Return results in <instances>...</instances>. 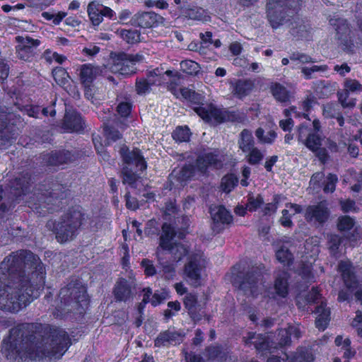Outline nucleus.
<instances>
[{"label": "nucleus", "mask_w": 362, "mask_h": 362, "mask_svg": "<svg viewBox=\"0 0 362 362\" xmlns=\"http://www.w3.org/2000/svg\"><path fill=\"white\" fill-rule=\"evenodd\" d=\"M183 335L176 332L166 330L160 332L155 339V346H167L169 345H176L182 342Z\"/></svg>", "instance_id": "27"}, {"label": "nucleus", "mask_w": 362, "mask_h": 362, "mask_svg": "<svg viewBox=\"0 0 362 362\" xmlns=\"http://www.w3.org/2000/svg\"><path fill=\"white\" fill-rule=\"evenodd\" d=\"M59 297L61 301L59 308L64 313L82 314L88 305L86 290L77 281H71L61 288Z\"/></svg>", "instance_id": "6"}, {"label": "nucleus", "mask_w": 362, "mask_h": 362, "mask_svg": "<svg viewBox=\"0 0 362 362\" xmlns=\"http://www.w3.org/2000/svg\"><path fill=\"white\" fill-rule=\"evenodd\" d=\"M290 59L291 61H299L301 63L315 62L310 56L300 52L293 53L290 56Z\"/></svg>", "instance_id": "59"}, {"label": "nucleus", "mask_w": 362, "mask_h": 362, "mask_svg": "<svg viewBox=\"0 0 362 362\" xmlns=\"http://www.w3.org/2000/svg\"><path fill=\"white\" fill-rule=\"evenodd\" d=\"M254 87V83L251 80L239 79L235 83L233 93L238 98H243L247 95Z\"/></svg>", "instance_id": "33"}, {"label": "nucleus", "mask_w": 362, "mask_h": 362, "mask_svg": "<svg viewBox=\"0 0 362 362\" xmlns=\"http://www.w3.org/2000/svg\"><path fill=\"white\" fill-rule=\"evenodd\" d=\"M180 67L184 72L192 74L197 71L198 64L192 60H185L181 62Z\"/></svg>", "instance_id": "54"}, {"label": "nucleus", "mask_w": 362, "mask_h": 362, "mask_svg": "<svg viewBox=\"0 0 362 362\" xmlns=\"http://www.w3.org/2000/svg\"><path fill=\"white\" fill-rule=\"evenodd\" d=\"M87 12L90 21L94 26L100 25L103 20V17L111 19L115 14L110 8L93 1L88 5Z\"/></svg>", "instance_id": "22"}, {"label": "nucleus", "mask_w": 362, "mask_h": 362, "mask_svg": "<svg viewBox=\"0 0 362 362\" xmlns=\"http://www.w3.org/2000/svg\"><path fill=\"white\" fill-rule=\"evenodd\" d=\"M238 177L233 174H228L221 179V187L226 193H229L237 185Z\"/></svg>", "instance_id": "42"}, {"label": "nucleus", "mask_w": 362, "mask_h": 362, "mask_svg": "<svg viewBox=\"0 0 362 362\" xmlns=\"http://www.w3.org/2000/svg\"><path fill=\"white\" fill-rule=\"evenodd\" d=\"M16 42L18 45L16 47V51L18 59L30 62L37 54V48L40 44L37 39H33L29 36H16Z\"/></svg>", "instance_id": "16"}, {"label": "nucleus", "mask_w": 362, "mask_h": 362, "mask_svg": "<svg viewBox=\"0 0 362 362\" xmlns=\"http://www.w3.org/2000/svg\"><path fill=\"white\" fill-rule=\"evenodd\" d=\"M103 74V68L86 64L80 67V81L82 84H92L93 81Z\"/></svg>", "instance_id": "26"}, {"label": "nucleus", "mask_w": 362, "mask_h": 362, "mask_svg": "<svg viewBox=\"0 0 362 362\" xmlns=\"http://www.w3.org/2000/svg\"><path fill=\"white\" fill-rule=\"evenodd\" d=\"M311 133L312 129L308 125L305 124L299 125L297 129V138L298 141L303 144L305 140L308 139Z\"/></svg>", "instance_id": "53"}, {"label": "nucleus", "mask_w": 362, "mask_h": 362, "mask_svg": "<svg viewBox=\"0 0 362 362\" xmlns=\"http://www.w3.org/2000/svg\"><path fill=\"white\" fill-rule=\"evenodd\" d=\"M113 293L116 300L119 302H127L132 300L134 297L132 287L124 279H122L116 283Z\"/></svg>", "instance_id": "25"}, {"label": "nucleus", "mask_w": 362, "mask_h": 362, "mask_svg": "<svg viewBox=\"0 0 362 362\" xmlns=\"http://www.w3.org/2000/svg\"><path fill=\"white\" fill-rule=\"evenodd\" d=\"M247 160L250 165H257L264 158V154L256 147H253L247 152Z\"/></svg>", "instance_id": "47"}, {"label": "nucleus", "mask_w": 362, "mask_h": 362, "mask_svg": "<svg viewBox=\"0 0 362 362\" xmlns=\"http://www.w3.org/2000/svg\"><path fill=\"white\" fill-rule=\"evenodd\" d=\"M85 220L86 214L79 206L69 209L53 223L52 231L57 242L64 243L74 240Z\"/></svg>", "instance_id": "4"}, {"label": "nucleus", "mask_w": 362, "mask_h": 362, "mask_svg": "<svg viewBox=\"0 0 362 362\" xmlns=\"http://www.w3.org/2000/svg\"><path fill=\"white\" fill-rule=\"evenodd\" d=\"M104 132L106 138L113 141L118 140L121 137L119 132L112 127L105 126Z\"/></svg>", "instance_id": "57"}, {"label": "nucleus", "mask_w": 362, "mask_h": 362, "mask_svg": "<svg viewBox=\"0 0 362 362\" xmlns=\"http://www.w3.org/2000/svg\"><path fill=\"white\" fill-rule=\"evenodd\" d=\"M329 23L335 28L338 42L341 49L347 52L352 53L354 48L358 47L356 41L354 42L349 36L351 30L347 21L341 18L329 19Z\"/></svg>", "instance_id": "14"}, {"label": "nucleus", "mask_w": 362, "mask_h": 362, "mask_svg": "<svg viewBox=\"0 0 362 362\" xmlns=\"http://www.w3.org/2000/svg\"><path fill=\"white\" fill-rule=\"evenodd\" d=\"M45 269L30 251L11 252L0 264V309L17 313L44 288Z\"/></svg>", "instance_id": "1"}, {"label": "nucleus", "mask_w": 362, "mask_h": 362, "mask_svg": "<svg viewBox=\"0 0 362 362\" xmlns=\"http://www.w3.org/2000/svg\"><path fill=\"white\" fill-rule=\"evenodd\" d=\"M158 264L162 269V272L165 275V279H173L175 274V268L174 265L170 263L168 260H164L160 257V253L158 252V255H157Z\"/></svg>", "instance_id": "40"}, {"label": "nucleus", "mask_w": 362, "mask_h": 362, "mask_svg": "<svg viewBox=\"0 0 362 362\" xmlns=\"http://www.w3.org/2000/svg\"><path fill=\"white\" fill-rule=\"evenodd\" d=\"M243 339L247 346H250L253 345L258 351L268 349L269 343L263 334L249 332L247 337H243Z\"/></svg>", "instance_id": "30"}, {"label": "nucleus", "mask_w": 362, "mask_h": 362, "mask_svg": "<svg viewBox=\"0 0 362 362\" xmlns=\"http://www.w3.org/2000/svg\"><path fill=\"white\" fill-rule=\"evenodd\" d=\"M262 264L252 266L247 270L238 273L233 280V285L244 296L256 297L259 293V284L263 275Z\"/></svg>", "instance_id": "7"}, {"label": "nucleus", "mask_w": 362, "mask_h": 362, "mask_svg": "<svg viewBox=\"0 0 362 362\" xmlns=\"http://www.w3.org/2000/svg\"><path fill=\"white\" fill-rule=\"evenodd\" d=\"M160 83V80L156 79H146V78H140L137 79L135 84V89L139 95H144L151 91V86L155 84L156 83Z\"/></svg>", "instance_id": "37"}, {"label": "nucleus", "mask_w": 362, "mask_h": 362, "mask_svg": "<svg viewBox=\"0 0 362 362\" xmlns=\"http://www.w3.org/2000/svg\"><path fill=\"white\" fill-rule=\"evenodd\" d=\"M188 314L193 322L196 323L202 319L204 313L202 310L200 305H199L195 309L188 311Z\"/></svg>", "instance_id": "61"}, {"label": "nucleus", "mask_w": 362, "mask_h": 362, "mask_svg": "<svg viewBox=\"0 0 362 362\" xmlns=\"http://www.w3.org/2000/svg\"><path fill=\"white\" fill-rule=\"evenodd\" d=\"M120 37L127 43L134 44L140 41V32L136 29H122L118 31Z\"/></svg>", "instance_id": "39"}, {"label": "nucleus", "mask_w": 362, "mask_h": 362, "mask_svg": "<svg viewBox=\"0 0 362 362\" xmlns=\"http://www.w3.org/2000/svg\"><path fill=\"white\" fill-rule=\"evenodd\" d=\"M274 288L276 293L281 296L286 297L288 294V281L287 275L284 273L278 276L275 280Z\"/></svg>", "instance_id": "38"}, {"label": "nucleus", "mask_w": 362, "mask_h": 362, "mask_svg": "<svg viewBox=\"0 0 362 362\" xmlns=\"http://www.w3.org/2000/svg\"><path fill=\"white\" fill-rule=\"evenodd\" d=\"M185 15L190 19L207 21L209 16H207L206 11L202 8L194 7L189 8L185 11Z\"/></svg>", "instance_id": "43"}, {"label": "nucleus", "mask_w": 362, "mask_h": 362, "mask_svg": "<svg viewBox=\"0 0 362 362\" xmlns=\"http://www.w3.org/2000/svg\"><path fill=\"white\" fill-rule=\"evenodd\" d=\"M314 358L311 349L300 347L292 355L291 362H312L314 361Z\"/></svg>", "instance_id": "35"}, {"label": "nucleus", "mask_w": 362, "mask_h": 362, "mask_svg": "<svg viewBox=\"0 0 362 362\" xmlns=\"http://www.w3.org/2000/svg\"><path fill=\"white\" fill-rule=\"evenodd\" d=\"M163 18L154 12H142L135 14L131 18L132 25L141 28H152L162 23Z\"/></svg>", "instance_id": "23"}, {"label": "nucleus", "mask_w": 362, "mask_h": 362, "mask_svg": "<svg viewBox=\"0 0 362 362\" xmlns=\"http://www.w3.org/2000/svg\"><path fill=\"white\" fill-rule=\"evenodd\" d=\"M223 158L218 152H209L198 156L196 160L198 172L201 175L207 173L209 168L212 169H220L223 165Z\"/></svg>", "instance_id": "21"}, {"label": "nucleus", "mask_w": 362, "mask_h": 362, "mask_svg": "<svg viewBox=\"0 0 362 362\" xmlns=\"http://www.w3.org/2000/svg\"><path fill=\"white\" fill-rule=\"evenodd\" d=\"M71 345L62 328L41 323H23L11 328L3 350L13 362L60 358Z\"/></svg>", "instance_id": "2"}, {"label": "nucleus", "mask_w": 362, "mask_h": 362, "mask_svg": "<svg viewBox=\"0 0 362 362\" xmlns=\"http://www.w3.org/2000/svg\"><path fill=\"white\" fill-rule=\"evenodd\" d=\"M211 218V229L216 233H219L225 229L226 226L233 222V216L223 205L211 206L209 209Z\"/></svg>", "instance_id": "18"}, {"label": "nucleus", "mask_w": 362, "mask_h": 362, "mask_svg": "<svg viewBox=\"0 0 362 362\" xmlns=\"http://www.w3.org/2000/svg\"><path fill=\"white\" fill-rule=\"evenodd\" d=\"M338 267L341 273L346 287L349 289L355 290L358 286V282L352 271L351 264L342 261L339 262Z\"/></svg>", "instance_id": "28"}, {"label": "nucleus", "mask_w": 362, "mask_h": 362, "mask_svg": "<svg viewBox=\"0 0 362 362\" xmlns=\"http://www.w3.org/2000/svg\"><path fill=\"white\" fill-rule=\"evenodd\" d=\"M15 115L8 111V108L6 111H0V139L4 145L12 142L15 139Z\"/></svg>", "instance_id": "19"}, {"label": "nucleus", "mask_w": 362, "mask_h": 362, "mask_svg": "<svg viewBox=\"0 0 362 362\" xmlns=\"http://www.w3.org/2000/svg\"><path fill=\"white\" fill-rule=\"evenodd\" d=\"M142 59L143 56L139 54L119 52L112 57V64L110 69L112 73L124 76H130L136 72V63Z\"/></svg>", "instance_id": "12"}, {"label": "nucleus", "mask_w": 362, "mask_h": 362, "mask_svg": "<svg viewBox=\"0 0 362 362\" xmlns=\"http://www.w3.org/2000/svg\"><path fill=\"white\" fill-rule=\"evenodd\" d=\"M28 184V182L25 178L16 177L6 189L0 187V218L14 206V202H17L21 195L25 194Z\"/></svg>", "instance_id": "10"}, {"label": "nucleus", "mask_w": 362, "mask_h": 362, "mask_svg": "<svg viewBox=\"0 0 362 362\" xmlns=\"http://www.w3.org/2000/svg\"><path fill=\"white\" fill-rule=\"evenodd\" d=\"M344 240V239L339 235L331 234L328 236V247L332 255L337 256L341 252Z\"/></svg>", "instance_id": "36"}, {"label": "nucleus", "mask_w": 362, "mask_h": 362, "mask_svg": "<svg viewBox=\"0 0 362 362\" xmlns=\"http://www.w3.org/2000/svg\"><path fill=\"white\" fill-rule=\"evenodd\" d=\"M287 27L290 28L289 32L293 37L303 38L308 36L310 27L302 20L293 18Z\"/></svg>", "instance_id": "31"}, {"label": "nucleus", "mask_w": 362, "mask_h": 362, "mask_svg": "<svg viewBox=\"0 0 362 362\" xmlns=\"http://www.w3.org/2000/svg\"><path fill=\"white\" fill-rule=\"evenodd\" d=\"M209 358L211 359L220 358L225 357V353L221 346H210L207 349Z\"/></svg>", "instance_id": "55"}, {"label": "nucleus", "mask_w": 362, "mask_h": 362, "mask_svg": "<svg viewBox=\"0 0 362 362\" xmlns=\"http://www.w3.org/2000/svg\"><path fill=\"white\" fill-rule=\"evenodd\" d=\"M277 259L284 264L289 265L292 262L293 255L287 248L281 247L276 253Z\"/></svg>", "instance_id": "48"}, {"label": "nucleus", "mask_w": 362, "mask_h": 362, "mask_svg": "<svg viewBox=\"0 0 362 362\" xmlns=\"http://www.w3.org/2000/svg\"><path fill=\"white\" fill-rule=\"evenodd\" d=\"M264 202L263 198L260 194L256 197L253 195H249L247 197V208L250 211H256Z\"/></svg>", "instance_id": "51"}, {"label": "nucleus", "mask_w": 362, "mask_h": 362, "mask_svg": "<svg viewBox=\"0 0 362 362\" xmlns=\"http://www.w3.org/2000/svg\"><path fill=\"white\" fill-rule=\"evenodd\" d=\"M204 259L200 253L192 254L185 265L184 272L187 281L194 287L200 285L201 273L204 268Z\"/></svg>", "instance_id": "15"}, {"label": "nucleus", "mask_w": 362, "mask_h": 362, "mask_svg": "<svg viewBox=\"0 0 362 362\" xmlns=\"http://www.w3.org/2000/svg\"><path fill=\"white\" fill-rule=\"evenodd\" d=\"M84 122L79 113L66 111L64 117L63 127L71 132H79L83 129Z\"/></svg>", "instance_id": "24"}, {"label": "nucleus", "mask_w": 362, "mask_h": 362, "mask_svg": "<svg viewBox=\"0 0 362 362\" xmlns=\"http://www.w3.org/2000/svg\"><path fill=\"white\" fill-rule=\"evenodd\" d=\"M141 266L144 269V272L147 276H153L156 274V269L153 264L152 261L148 259H144L141 262Z\"/></svg>", "instance_id": "58"}, {"label": "nucleus", "mask_w": 362, "mask_h": 362, "mask_svg": "<svg viewBox=\"0 0 362 362\" xmlns=\"http://www.w3.org/2000/svg\"><path fill=\"white\" fill-rule=\"evenodd\" d=\"M176 231L170 224L165 223L162 226V233L159 238V245L156 248V255L160 250L167 251L173 259L178 262L188 254L187 247L180 242L174 241Z\"/></svg>", "instance_id": "9"}, {"label": "nucleus", "mask_w": 362, "mask_h": 362, "mask_svg": "<svg viewBox=\"0 0 362 362\" xmlns=\"http://www.w3.org/2000/svg\"><path fill=\"white\" fill-rule=\"evenodd\" d=\"M338 99L343 107L352 108L356 105V100L349 98L347 90L338 93Z\"/></svg>", "instance_id": "52"}, {"label": "nucleus", "mask_w": 362, "mask_h": 362, "mask_svg": "<svg viewBox=\"0 0 362 362\" xmlns=\"http://www.w3.org/2000/svg\"><path fill=\"white\" fill-rule=\"evenodd\" d=\"M181 309L180 302L177 300L170 301L168 303V309L164 310V320L168 321L170 318L175 315V313L178 312Z\"/></svg>", "instance_id": "49"}, {"label": "nucleus", "mask_w": 362, "mask_h": 362, "mask_svg": "<svg viewBox=\"0 0 362 362\" xmlns=\"http://www.w3.org/2000/svg\"><path fill=\"white\" fill-rule=\"evenodd\" d=\"M329 214L330 212L327 201H322L307 207L305 218L308 222L322 225L328 220Z\"/></svg>", "instance_id": "20"}, {"label": "nucleus", "mask_w": 362, "mask_h": 362, "mask_svg": "<svg viewBox=\"0 0 362 362\" xmlns=\"http://www.w3.org/2000/svg\"><path fill=\"white\" fill-rule=\"evenodd\" d=\"M78 154L76 151L60 149L43 153L42 163L47 166H59L72 163L76 160Z\"/></svg>", "instance_id": "17"}, {"label": "nucleus", "mask_w": 362, "mask_h": 362, "mask_svg": "<svg viewBox=\"0 0 362 362\" xmlns=\"http://www.w3.org/2000/svg\"><path fill=\"white\" fill-rule=\"evenodd\" d=\"M238 146L244 152L247 153L255 147V141L252 132L248 129H243L240 134Z\"/></svg>", "instance_id": "34"}, {"label": "nucleus", "mask_w": 362, "mask_h": 362, "mask_svg": "<svg viewBox=\"0 0 362 362\" xmlns=\"http://www.w3.org/2000/svg\"><path fill=\"white\" fill-rule=\"evenodd\" d=\"M270 91L274 98L280 103H284L290 100L289 90L279 83H272L270 86Z\"/></svg>", "instance_id": "32"}, {"label": "nucleus", "mask_w": 362, "mask_h": 362, "mask_svg": "<svg viewBox=\"0 0 362 362\" xmlns=\"http://www.w3.org/2000/svg\"><path fill=\"white\" fill-rule=\"evenodd\" d=\"M66 194L64 187L59 184H55L49 189L37 188L33 195L30 197L29 206L40 216H45L52 214L62 207V200Z\"/></svg>", "instance_id": "3"}, {"label": "nucleus", "mask_w": 362, "mask_h": 362, "mask_svg": "<svg viewBox=\"0 0 362 362\" xmlns=\"http://www.w3.org/2000/svg\"><path fill=\"white\" fill-rule=\"evenodd\" d=\"M306 301L311 304H318L315 308V313L317 317L315 320L316 327L321 330H325L330 320V310L326 307V303L322 300V295L317 288H313L306 296Z\"/></svg>", "instance_id": "13"}, {"label": "nucleus", "mask_w": 362, "mask_h": 362, "mask_svg": "<svg viewBox=\"0 0 362 362\" xmlns=\"http://www.w3.org/2000/svg\"><path fill=\"white\" fill-rule=\"evenodd\" d=\"M119 153L127 165L122 170V182L132 188H136L137 187V181L140 177L128 165L134 164L139 168V170L143 171L146 168V162L138 148L129 151L128 148L126 146H123L120 148Z\"/></svg>", "instance_id": "8"}, {"label": "nucleus", "mask_w": 362, "mask_h": 362, "mask_svg": "<svg viewBox=\"0 0 362 362\" xmlns=\"http://www.w3.org/2000/svg\"><path fill=\"white\" fill-rule=\"evenodd\" d=\"M197 172H198L197 165L195 166L193 165H185L179 171L177 179L180 182L186 181L194 177Z\"/></svg>", "instance_id": "41"}, {"label": "nucleus", "mask_w": 362, "mask_h": 362, "mask_svg": "<svg viewBox=\"0 0 362 362\" xmlns=\"http://www.w3.org/2000/svg\"><path fill=\"white\" fill-rule=\"evenodd\" d=\"M202 95L194 91L193 96H191L188 100L194 104L199 105L194 107V110L205 122L219 124L230 119V115L226 110L218 108L213 104L202 103Z\"/></svg>", "instance_id": "11"}, {"label": "nucleus", "mask_w": 362, "mask_h": 362, "mask_svg": "<svg viewBox=\"0 0 362 362\" xmlns=\"http://www.w3.org/2000/svg\"><path fill=\"white\" fill-rule=\"evenodd\" d=\"M346 90L350 91H361L362 90V85L356 80L348 79L345 82Z\"/></svg>", "instance_id": "60"}, {"label": "nucleus", "mask_w": 362, "mask_h": 362, "mask_svg": "<svg viewBox=\"0 0 362 362\" xmlns=\"http://www.w3.org/2000/svg\"><path fill=\"white\" fill-rule=\"evenodd\" d=\"M126 206L131 210H136L139 208L138 200L132 197L128 192L125 194Z\"/></svg>", "instance_id": "62"}, {"label": "nucleus", "mask_w": 362, "mask_h": 362, "mask_svg": "<svg viewBox=\"0 0 362 362\" xmlns=\"http://www.w3.org/2000/svg\"><path fill=\"white\" fill-rule=\"evenodd\" d=\"M298 339L301 337V332L300 329L293 325H289L286 329H281L278 332V340L279 344L281 346L288 345L291 342V338Z\"/></svg>", "instance_id": "29"}, {"label": "nucleus", "mask_w": 362, "mask_h": 362, "mask_svg": "<svg viewBox=\"0 0 362 362\" xmlns=\"http://www.w3.org/2000/svg\"><path fill=\"white\" fill-rule=\"evenodd\" d=\"M355 225L354 220L348 216H341L339 218L337 227L340 231L351 230Z\"/></svg>", "instance_id": "50"}, {"label": "nucleus", "mask_w": 362, "mask_h": 362, "mask_svg": "<svg viewBox=\"0 0 362 362\" xmlns=\"http://www.w3.org/2000/svg\"><path fill=\"white\" fill-rule=\"evenodd\" d=\"M303 144L311 151H315L321 146L322 138L318 133L312 132Z\"/></svg>", "instance_id": "45"}, {"label": "nucleus", "mask_w": 362, "mask_h": 362, "mask_svg": "<svg viewBox=\"0 0 362 362\" xmlns=\"http://www.w3.org/2000/svg\"><path fill=\"white\" fill-rule=\"evenodd\" d=\"M291 216L292 214H289L288 209H284L282 211V216L280 218L281 224L284 227H291L293 225L291 220Z\"/></svg>", "instance_id": "63"}, {"label": "nucleus", "mask_w": 362, "mask_h": 362, "mask_svg": "<svg viewBox=\"0 0 362 362\" xmlns=\"http://www.w3.org/2000/svg\"><path fill=\"white\" fill-rule=\"evenodd\" d=\"M338 182V177L335 174L329 173L322 184L325 193H332L335 191L336 185Z\"/></svg>", "instance_id": "44"}, {"label": "nucleus", "mask_w": 362, "mask_h": 362, "mask_svg": "<svg viewBox=\"0 0 362 362\" xmlns=\"http://www.w3.org/2000/svg\"><path fill=\"white\" fill-rule=\"evenodd\" d=\"M303 0H267L266 13L273 29L290 24L301 6Z\"/></svg>", "instance_id": "5"}, {"label": "nucleus", "mask_w": 362, "mask_h": 362, "mask_svg": "<svg viewBox=\"0 0 362 362\" xmlns=\"http://www.w3.org/2000/svg\"><path fill=\"white\" fill-rule=\"evenodd\" d=\"M354 290L346 288L339 291L338 294V300L339 302L349 301L352 298Z\"/></svg>", "instance_id": "64"}, {"label": "nucleus", "mask_w": 362, "mask_h": 362, "mask_svg": "<svg viewBox=\"0 0 362 362\" xmlns=\"http://www.w3.org/2000/svg\"><path fill=\"white\" fill-rule=\"evenodd\" d=\"M172 136L178 142L187 141L190 136L189 129L187 127H177L173 132Z\"/></svg>", "instance_id": "46"}, {"label": "nucleus", "mask_w": 362, "mask_h": 362, "mask_svg": "<svg viewBox=\"0 0 362 362\" xmlns=\"http://www.w3.org/2000/svg\"><path fill=\"white\" fill-rule=\"evenodd\" d=\"M184 305L187 312L195 309V308L199 305H198L197 296L192 293H189L185 297Z\"/></svg>", "instance_id": "56"}]
</instances>
